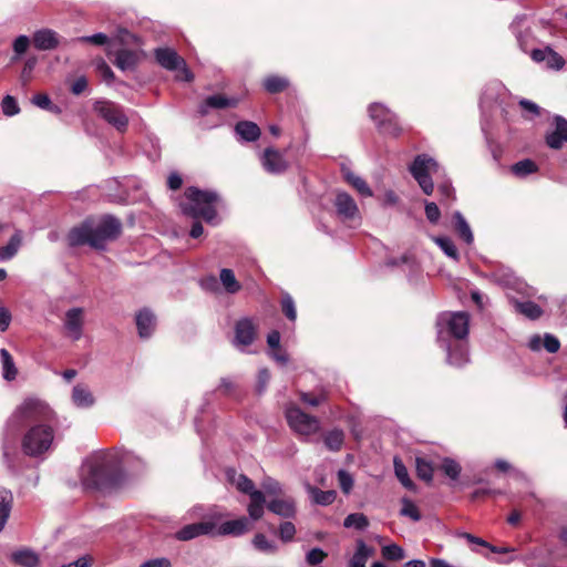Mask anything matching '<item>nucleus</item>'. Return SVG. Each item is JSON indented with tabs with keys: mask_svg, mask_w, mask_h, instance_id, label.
Returning a JSON list of instances; mask_svg holds the SVG:
<instances>
[{
	"mask_svg": "<svg viewBox=\"0 0 567 567\" xmlns=\"http://www.w3.org/2000/svg\"><path fill=\"white\" fill-rule=\"evenodd\" d=\"M123 224L120 218L106 214L96 223L86 218L74 226L68 234V243L72 247L90 246L96 250H104L106 244L114 241L122 235Z\"/></svg>",
	"mask_w": 567,
	"mask_h": 567,
	"instance_id": "obj_1",
	"label": "nucleus"
},
{
	"mask_svg": "<svg viewBox=\"0 0 567 567\" xmlns=\"http://www.w3.org/2000/svg\"><path fill=\"white\" fill-rule=\"evenodd\" d=\"M123 472L118 460L107 453L95 455L81 477L85 491L109 492L121 485Z\"/></svg>",
	"mask_w": 567,
	"mask_h": 567,
	"instance_id": "obj_2",
	"label": "nucleus"
},
{
	"mask_svg": "<svg viewBox=\"0 0 567 567\" xmlns=\"http://www.w3.org/2000/svg\"><path fill=\"white\" fill-rule=\"evenodd\" d=\"M185 200L181 202L182 213L190 218L196 219L190 228L189 236L199 238L204 233V227L198 220L204 219L208 224H213L217 218L216 205L219 202V195L213 190H202L198 187L189 186L184 192Z\"/></svg>",
	"mask_w": 567,
	"mask_h": 567,
	"instance_id": "obj_3",
	"label": "nucleus"
},
{
	"mask_svg": "<svg viewBox=\"0 0 567 567\" xmlns=\"http://www.w3.org/2000/svg\"><path fill=\"white\" fill-rule=\"evenodd\" d=\"M53 437V429L50 425H34L22 439V451L25 455L39 456L50 449Z\"/></svg>",
	"mask_w": 567,
	"mask_h": 567,
	"instance_id": "obj_4",
	"label": "nucleus"
},
{
	"mask_svg": "<svg viewBox=\"0 0 567 567\" xmlns=\"http://www.w3.org/2000/svg\"><path fill=\"white\" fill-rule=\"evenodd\" d=\"M285 415L288 425L298 435L309 436L320 430L319 419L306 413L297 405L287 408Z\"/></svg>",
	"mask_w": 567,
	"mask_h": 567,
	"instance_id": "obj_5",
	"label": "nucleus"
},
{
	"mask_svg": "<svg viewBox=\"0 0 567 567\" xmlns=\"http://www.w3.org/2000/svg\"><path fill=\"white\" fill-rule=\"evenodd\" d=\"M52 414V410L45 402L30 398L24 400V402L17 409L13 414V420L19 421L20 423L47 422L51 420Z\"/></svg>",
	"mask_w": 567,
	"mask_h": 567,
	"instance_id": "obj_6",
	"label": "nucleus"
},
{
	"mask_svg": "<svg viewBox=\"0 0 567 567\" xmlns=\"http://www.w3.org/2000/svg\"><path fill=\"white\" fill-rule=\"evenodd\" d=\"M94 111L118 132L126 131L128 117L118 104L111 101H96L94 103Z\"/></svg>",
	"mask_w": 567,
	"mask_h": 567,
	"instance_id": "obj_7",
	"label": "nucleus"
},
{
	"mask_svg": "<svg viewBox=\"0 0 567 567\" xmlns=\"http://www.w3.org/2000/svg\"><path fill=\"white\" fill-rule=\"evenodd\" d=\"M260 161L264 169L269 174L280 175L289 168L285 154L275 147L265 148Z\"/></svg>",
	"mask_w": 567,
	"mask_h": 567,
	"instance_id": "obj_8",
	"label": "nucleus"
},
{
	"mask_svg": "<svg viewBox=\"0 0 567 567\" xmlns=\"http://www.w3.org/2000/svg\"><path fill=\"white\" fill-rule=\"evenodd\" d=\"M449 333L457 340L465 339L468 334L470 318L466 312L449 315L444 319Z\"/></svg>",
	"mask_w": 567,
	"mask_h": 567,
	"instance_id": "obj_9",
	"label": "nucleus"
},
{
	"mask_svg": "<svg viewBox=\"0 0 567 567\" xmlns=\"http://www.w3.org/2000/svg\"><path fill=\"white\" fill-rule=\"evenodd\" d=\"M555 130L547 133L545 142L553 150H560L567 143V120L560 115L554 117Z\"/></svg>",
	"mask_w": 567,
	"mask_h": 567,
	"instance_id": "obj_10",
	"label": "nucleus"
},
{
	"mask_svg": "<svg viewBox=\"0 0 567 567\" xmlns=\"http://www.w3.org/2000/svg\"><path fill=\"white\" fill-rule=\"evenodd\" d=\"M216 529V524L214 522H198L194 524H188L182 527L176 533V538L178 540H190L200 535H207L214 533Z\"/></svg>",
	"mask_w": 567,
	"mask_h": 567,
	"instance_id": "obj_11",
	"label": "nucleus"
},
{
	"mask_svg": "<svg viewBox=\"0 0 567 567\" xmlns=\"http://www.w3.org/2000/svg\"><path fill=\"white\" fill-rule=\"evenodd\" d=\"M156 62L166 70L175 71L185 66V60L171 48H158L154 51Z\"/></svg>",
	"mask_w": 567,
	"mask_h": 567,
	"instance_id": "obj_12",
	"label": "nucleus"
},
{
	"mask_svg": "<svg viewBox=\"0 0 567 567\" xmlns=\"http://www.w3.org/2000/svg\"><path fill=\"white\" fill-rule=\"evenodd\" d=\"M257 336V327L249 318H243L235 326V341L239 346H250Z\"/></svg>",
	"mask_w": 567,
	"mask_h": 567,
	"instance_id": "obj_13",
	"label": "nucleus"
},
{
	"mask_svg": "<svg viewBox=\"0 0 567 567\" xmlns=\"http://www.w3.org/2000/svg\"><path fill=\"white\" fill-rule=\"evenodd\" d=\"M530 56L537 63L546 62L547 68L553 70H561L566 63L565 59L550 47L534 49Z\"/></svg>",
	"mask_w": 567,
	"mask_h": 567,
	"instance_id": "obj_14",
	"label": "nucleus"
},
{
	"mask_svg": "<svg viewBox=\"0 0 567 567\" xmlns=\"http://www.w3.org/2000/svg\"><path fill=\"white\" fill-rule=\"evenodd\" d=\"M83 312L82 308H71L65 313L64 327L74 341L83 334Z\"/></svg>",
	"mask_w": 567,
	"mask_h": 567,
	"instance_id": "obj_15",
	"label": "nucleus"
},
{
	"mask_svg": "<svg viewBox=\"0 0 567 567\" xmlns=\"http://www.w3.org/2000/svg\"><path fill=\"white\" fill-rule=\"evenodd\" d=\"M409 171L413 178H419L425 174H431V172H437L439 164L427 154H419L414 157L412 164L409 167Z\"/></svg>",
	"mask_w": 567,
	"mask_h": 567,
	"instance_id": "obj_16",
	"label": "nucleus"
},
{
	"mask_svg": "<svg viewBox=\"0 0 567 567\" xmlns=\"http://www.w3.org/2000/svg\"><path fill=\"white\" fill-rule=\"evenodd\" d=\"M32 42L38 50L49 51L59 47L60 38L59 34L51 29H41L33 33Z\"/></svg>",
	"mask_w": 567,
	"mask_h": 567,
	"instance_id": "obj_17",
	"label": "nucleus"
},
{
	"mask_svg": "<svg viewBox=\"0 0 567 567\" xmlns=\"http://www.w3.org/2000/svg\"><path fill=\"white\" fill-rule=\"evenodd\" d=\"M337 213L343 219H353L358 215V206L348 193H338L334 199Z\"/></svg>",
	"mask_w": 567,
	"mask_h": 567,
	"instance_id": "obj_18",
	"label": "nucleus"
},
{
	"mask_svg": "<svg viewBox=\"0 0 567 567\" xmlns=\"http://www.w3.org/2000/svg\"><path fill=\"white\" fill-rule=\"evenodd\" d=\"M267 508L284 518H295L297 514L296 503L291 497L271 499L267 503Z\"/></svg>",
	"mask_w": 567,
	"mask_h": 567,
	"instance_id": "obj_19",
	"label": "nucleus"
},
{
	"mask_svg": "<svg viewBox=\"0 0 567 567\" xmlns=\"http://www.w3.org/2000/svg\"><path fill=\"white\" fill-rule=\"evenodd\" d=\"M250 522L247 517L243 516L237 519L227 520L223 523L218 529L217 535H233L240 536L250 529Z\"/></svg>",
	"mask_w": 567,
	"mask_h": 567,
	"instance_id": "obj_20",
	"label": "nucleus"
},
{
	"mask_svg": "<svg viewBox=\"0 0 567 567\" xmlns=\"http://www.w3.org/2000/svg\"><path fill=\"white\" fill-rule=\"evenodd\" d=\"M156 320L154 313L148 309H143L136 315V327L141 338H148L155 329Z\"/></svg>",
	"mask_w": 567,
	"mask_h": 567,
	"instance_id": "obj_21",
	"label": "nucleus"
},
{
	"mask_svg": "<svg viewBox=\"0 0 567 567\" xmlns=\"http://www.w3.org/2000/svg\"><path fill=\"white\" fill-rule=\"evenodd\" d=\"M140 62V56L137 52L128 49H121L115 53V60L113 63L116 68L122 71H132L134 70Z\"/></svg>",
	"mask_w": 567,
	"mask_h": 567,
	"instance_id": "obj_22",
	"label": "nucleus"
},
{
	"mask_svg": "<svg viewBox=\"0 0 567 567\" xmlns=\"http://www.w3.org/2000/svg\"><path fill=\"white\" fill-rule=\"evenodd\" d=\"M262 89L269 94H278L285 92L290 86L287 76L279 74H269L261 82Z\"/></svg>",
	"mask_w": 567,
	"mask_h": 567,
	"instance_id": "obj_23",
	"label": "nucleus"
},
{
	"mask_svg": "<svg viewBox=\"0 0 567 567\" xmlns=\"http://www.w3.org/2000/svg\"><path fill=\"white\" fill-rule=\"evenodd\" d=\"M239 100L238 99H228L221 94H215L206 97L204 103L200 105L199 113L202 115L207 113V107L212 109H226V107H235L237 106Z\"/></svg>",
	"mask_w": 567,
	"mask_h": 567,
	"instance_id": "obj_24",
	"label": "nucleus"
},
{
	"mask_svg": "<svg viewBox=\"0 0 567 567\" xmlns=\"http://www.w3.org/2000/svg\"><path fill=\"white\" fill-rule=\"evenodd\" d=\"M468 362L467 348L462 343L450 344L447 353V363L461 368Z\"/></svg>",
	"mask_w": 567,
	"mask_h": 567,
	"instance_id": "obj_25",
	"label": "nucleus"
},
{
	"mask_svg": "<svg viewBox=\"0 0 567 567\" xmlns=\"http://www.w3.org/2000/svg\"><path fill=\"white\" fill-rule=\"evenodd\" d=\"M11 560L21 567H39L40 559L37 553L31 549H20L11 555Z\"/></svg>",
	"mask_w": 567,
	"mask_h": 567,
	"instance_id": "obj_26",
	"label": "nucleus"
},
{
	"mask_svg": "<svg viewBox=\"0 0 567 567\" xmlns=\"http://www.w3.org/2000/svg\"><path fill=\"white\" fill-rule=\"evenodd\" d=\"M13 506V494L10 489L0 488V532L3 529Z\"/></svg>",
	"mask_w": 567,
	"mask_h": 567,
	"instance_id": "obj_27",
	"label": "nucleus"
},
{
	"mask_svg": "<svg viewBox=\"0 0 567 567\" xmlns=\"http://www.w3.org/2000/svg\"><path fill=\"white\" fill-rule=\"evenodd\" d=\"M235 131L247 142H255L260 137L259 126L250 121H240L236 124Z\"/></svg>",
	"mask_w": 567,
	"mask_h": 567,
	"instance_id": "obj_28",
	"label": "nucleus"
},
{
	"mask_svg": "<svg viewBox=\"0 0 567 567\" xmlns=\"http://www.w3.org/2000/svg\"><path fill=\"white\" fill-rule=\"evenodd\" d=\"M453 225L454 230L460 236V238H462L468 245L473 243L474 236L471 227L460 212H455L453 214Z\"/></svg>",
	"mask_w": 567,
	"mask_h": 567,
	"instance_id": "obj_29",
	"label": "nucleus"
},
{
	"mask_svg": "<svg viewBox=\"0 0 567 567\" xmlns=\"http://www.w3.org/2000/svg\"><path fill=\"white\" fill-rule=\"evenodd\" d=\"M265 503L266 497L261 491H256L251 493L250 503L247 508L251 519L258 520L262 517Z\"/></svg>",
	"mask_w": 567,
	"mask_h": 567,
	"instance_id": "obj_30",
	"label": "nucleus"
},
{
	"mask_svg": "<svg viewBox=\"0 0 567 567\" xmlns=\"http://www.w3.org/2000/svg\"><path fill=\"white\" fill-rule=\"evenodd\" d=\"M394 473L400 483L409 491L416 492L415 483L410 478L406 466L398 456L393 460Z\"/></svg>",
	"mask_w": 567,
	"mask_h": 567,
	"instance_id": "obj_31",
	"label": "nucleus"
},
{
	"mask_svg": "<svg viewBox=\"0 0 567 567\" xmlns=\"http://www.w3.org/2000/svg\"><path fill=\"white\" fill-rule=\"evenodd\" d=\"M22 243L20 231L13 234L7 245L0 247V261L9 260L18 252Z\"/></svg>",
	"mask_w": 567,
	"mask_h": 567,
	"instance_id": "obj_32",
	"label": "nucleus"
},
{
	"mask_svg": "<svg viewBox=\"0 0 567 567\" xmlns=\"http://www.w3.org/2000/svg\"><path fill=\"white\" fill-rule=\"evenodd\" d=\"M323 443L326 447L330 451L338 452L341 450L344 443V433L340 429H333L328 431L323 435Z\"/></svg>",
	"mask_w": 567,
	"mask_h": 567,
	"instance_id": "obj_33",
	"label": "nucleus"
},
{
	"mask_svg": "<svg viewBox=\"0 0 567 567\" xmlns=\"http://www.w3.org/2000/svg\"><path fill=\"white\" fill-rule=\"evenodd\" d=\"M371 553L372 549H370L363 540H359L355 553L349 559L348 567H365V563Z\"/></svg>",
	"mask_w": 567,
	"mask_h": 567,
	"instance_id": "obj_34",
	"label": "nucleus"
},
{
	"mask_svg": "<svg viewBox=\"0 0 567 567\" xmlns=\"http://www.w3.org/2000/svg\"><path fill=\"white\" fill-rule=\"evenodd\" d=\"M416 475L420 480L430 484L433 480L434 465L425 457L415 458Z\"/></svg>",
	"mask_w": 567,
	"mask_h": 567,
	"instance_id": "obj_35",
	"label": "nucleus"
},
{
	"mask_svg": "<svg viewBox=\"0 0 567 567\" xmlns=\"http://www.w3.org/2000/svg\"><path fill=\"white\" fill-rule=\"evenodd\" d=\"M0 358L3 368V378L8 381H12L17 378L18 370L14 365L13 358L7 349L0 350Z\"/></svg>",
	"mask_w": 567,
	"mask_h": 567,
	"instance_id": "obj_36",
	"label": "nucleus"
},
{
	"mask_svg": "<svg viewBox=\"0 0 567 567\" xmlns=\"http://www.w3.org/2000/svg\"><path fill=\"white\" fill-rule=\"evenodd\" d=\"M511 171L517 177H526L536 173L538 171V166L533 159L526 158L515 163Z\"/></svg>",
	"mask_w": 567,
	"mask_h": 567,
	"instance_id": "obj_37",
	"label": "nucleus"
},
{
	"mask_svg": "<svg viewBox=\"0 0 567 567\" xmlns=\"http://www.w3.org/2000/svg\"><path fill=\"white\" fill-rule=\"evenodd\" d=\"M220 281L228 293H236L241 289L231 269L224 268L220 270Z\"/></svg>",
	"mask_w": 567,
	"mask_h": 567,
	"instance_id": "obj_38",
	"label": "nucleus"
},
{
	"mask_svg": "<svg viewBox=\"0 0 567 567\" xmlns=\"http://www.w3.org/2000/svg\"><path fill=\"white\" fill-rule=\"evenodd\" d=\"M308 489L313 502L322 506L332 504L337 497V493L334 491H321L320 488L310 485L308 486Z\"/></svg>",
	"mask_w": 567,
	"mask_h": 567,
	"instance_id": "obj_39",
	"label": "nucleus"
},
{
	"mask_svg": "<svg viewBox=\"0 0 567 567\" xmlns=\"http://www.w3.org/2000/svg\"><path fill=\"white\" fill-rule=\"evenodd\" d=\"M72 399L78 406L82 408L91 406L94 403L92 393L81 385H75L73 388Z\"/></svg>",
	"mask_w": 567,
	"mask_h": 567,
	"instance_id": "obj_40",
	"label": "nucleus"
},
{
	"mask_svg": "<svg viewBox=\"0 0 567 567\" xmlns=\"http://www.w3.org/2000/svg\"><path fill=\"white\" fill-rule=\"evenodd\" d=\"M516 310L532 320H536L543 315V309L534 301L517 302Z\"/></svg>",
	"mask_w": 567,
	"mask_h": 567,
	"instance_id": "obj_41",
	"label": "nucleus"
},
{
	"mask_svg": "<svg viewBox=\"0 0 567 567\" xmlns=\"http://www.w3.org/2000/svg\"><path fill=\"white\" fill-rule=\"evenodd\" d=\"M343 526L346 528L353 527L358 530H363L369 526V519L362 513H352L344 518Z\"/></svg>",
	"mask_w": 567,
	"mask_h": 567,
	"instance_id": "obj_42",
	"label": "nucleus"
},
{
	"mask_svg": "<svg viewBox=\"0 0 567 567\" xmlns=\"http://www.w3.org/2000/svg\"><path fill=\"white\" fill-rule=\"evenodd\" d=\"M440 470L453 481H456L460 477L462 472L461 465L453 458L445 457L440 465Z\"/></svg>",
	"mask_w": 567,
	"mask_h": 567,
	"instance_id": "obj_43",
	"label": "nucleus"
},
{
	"mask_svg": "<svg viewBox=\"0 0 567 567\" xmlns=\"http://www.w3.org/2000/svg\"><path fill=\"white\" fill-rule=\"evenodd\" d=\"M32 103L38 107L49 111L54 114H60V106L52 103L51 99L45 93H38L32 97Z\"/></svg>",
	"mask_w": 567,
	"mask_h": 567,
	"instance_id": "obj_44",
	"label": "nucleus"
},
{
	"mask_svg": "<svg viewBox=\"0 0 567 567\" xmlns=\"http://www.w3.org/2000/svg\"><path fill=\"white\" fill-rule=\"evenodd\" d=\"M347 182L358 190L359 194L365 197L372 196V190L367 184L364 179L354 175L353 173H348L346 176Z\"/></svg>",
	"mask_w": 567,
	"mask_h": 567,
	"instance_id": "obj_45",
	"label": "nucleus"
},
{
	"mask_svg": "<svg viewBox=\"0 0 567 567\" xmlns=\"http://www.w3.org/2000/svg\"><path fill=\"white\" fill-rule=\"evenodd\" d=\"M252 545L256 549L262 553L275 554L277 551V545L274 542L267 539V537L258 533L252 538Z\"/></svg>",
	"mask_w": 567,
	"mask_h": 567,
	"instance_id": "obj_46",
	"label": "nucleus"
},
{
	"mask_svg": "<svg viewBox=\"0 0 567 567\" xmlns=\"http://www.w3.org/2000/svg\"><path fill=\"white\" fill-rule=\"evenodd\" d=\"M280 307H281L282 313L286 316V318L288 320L296 321L297 310H296L295 301L289 293H287V292L282 293L281 299H280Z\"/></svg>",
	"mask_w": 567,
	"mask_h": 567,
	"instance_id": "obj_47",
	"label": "nucleus"
},
{
	"mask_svg": "<svg viewBox=\"0 0 567 567\" xmlns=\"http://www.w3.org/2000/svg\"><path fill=\"white\" fill-rule=\"evenodd\" d=\"M434 241L449 257L458 260V250L451 238L435 237Z\"/></svg>",
	"mask_w": 567,
	"mask_h": 567,
	"instance_id": "obj_48",
	"label": "nucleus"
},
{
	"mask_svg": "<svg viewBox=\"0 0 567 567\" xmlns=\"http://www.w3.org/2000/svg\"><path fill=\"white\" fill-rule=\"evenodd\" d=\"M401 503H402V508H401L400 514L402 516L410 517L414 522H419L422 518L417 506L411 499L403 497Z\"/></svg>",
	"mask_w": 567,
	"mask_h": 567,
	"instance_id": "obj_49",
	"label": "nucleus"
},
{
	"mask_svg": "<svg viewBox=\"0 0 567 567\" xmlns=\"http://www.w3.org/2000/svg\"><path fill=\"white\" fill-rule=\"evenodd\" d=\"M390 114V111L380 103H372L369 106V115L373 121L378 122V126H380Z\"/></svg>",
	"mask_w": 567,
	"mask_h": 567,
	"instance_id": "obj_50",
	"label": "nucleus"
},
{
	"mask_svg": "<svg viewBox=\"0 0 567 567\" xmlns=\"http://www.w3.org/2000/svg\"><path fill=\"white\" fill-rule=\"evenodd\" d=\"M379 127L383 133L392 136H399L402 132V127L392 114Z\"/></svg>",
	"mask_w": 567,
	"mask_h": 567,
	"instance_id": "obj_51",
	"label": "nucleus"
},
{
	"mask_svg": "<svg viewBox=\"0 0 567 567\" xmlns=\"http://www.w3.org/2000/svg\"><path fill=\"white\" fill-rule=\"evenodd\" d=\"M382 556L386 560L398 561L404 558V550L396 544L382 547Z\"/></svg>",
	"mask_w": 567,
	"mask_h": 567,
	"instance_id": "obj_52",
	"label": "nucleus"
},
{
	"mask_svg": "<svg viewBox=\"0 0 567 567\" xmlns=\"http://www.w3.org/2000/svg\"><path fill=\"white\" fill-rule=\"evenodd\" d=\"M296 532V526L291 522L281 523L277 530L279 538L284 543L293 540Z\"/></svg>",
	"mask_w": 567,
	"mask_h": 567,
	"instance_id": "obj_53",
	"label": "nucleus"
},
{
	"mask_svg": "<svg viewBox=\"0 0 567 567\" xmlns=\"http://www.w3.org/2000/svg\"><path fill=\"white\" fill-rule=\"evenodd\" d=\"M300 400L303 403H307L311 406H318L328 400V394L324 391H321V393L318 395H315L309 392H302V393H300Z\"/></svg>",
	"mask_w": 567,
	"mask_h": 567,
	"instance_id": "obj_54",
	"label": "nucleus"
},
{
	"mask_svg": "<svg viewBox=\"0 0 567 567\" xmlns=\"http://www.w3.org/2000/svg\"><path fill=\"white\" fill-rule=\"evenodd\" d=\"M2 112L7 116H13L20 112V107L16 99L11 95H6L1 102Z\"/></svg>",
	"mask_w": 567,
	"mask_h": 567,
	"instance_id": "obj_55",
	"label": "nucleus"
},
{
	"mask_svg": "<svg viewBox=\"0 0 567 567\" xmlns=\"http://www.w3.org/2000/svg\"><path fill=\"white\" fill-rule=\"evenodd\" d=\"M328 557V554L322 550L321 548H312L310 549L306 555V561L310 566H317L321 564L326 558Z\"/></svg>",
	"mask_w": 567,
	"mask_h": 567,
	"instance_id": "obj_56",
	"label": "nucleus"
},
{
	"mask_svg": "<svg viewBox=\"0 0 567 567\" xmlns=\"http://www.w3.org/2000/svg\"><path fill=\"white\" fill-rule=\"evenodd\" d=\"M237 384L229 378H221L218 388L216 389L223 395L229 396L236 392Z\"/></svg>",
	"mask_w": 567,
	"mask_h": 567,
	"instance_id": "obj_57",
	"label": "nucleus"
},
{
	"mask_svg": "<svg viewBox=\"0 0 567 567\" xmlns=\"http://www.w3.org/2000/svg\"><path fill=\"white\" fill-rule=\"evenodd\" d=\"M338 480L340 488L344 494H349L353 486V478L352 476L344 470H340L338 472Z\"/></svg>",
	"mask_w": 567,
	"mask_h": 567,
	"instance_id": "obj_58",
	"label": "nucleus"
},
{
	"mask_svg": "<svg viewBox=\"0 0 567 567\" xmlns=\"http://www.w3.org/2000/svg\"><path fill=\"white\" fill-rule=\"evenodd\" d=\"M237 488L251 496V493L256 492L254 482L244 474H240L237 481Z\"/></svg>",
	"mask_w": 567,
	"mask_h": 567,
	"instance_id": "obj_59",
	"label": "nucleus"
},
{
	"mask_svg": "<svg viewBox=\"0 0 567 567\" xmlns=\"http://www.w3.org/2000/svg\"><path fill=\"white\" fill-rule=\"evenodd\" d=\"M425 216L432 224H436L441 217V212L437 205L433 202L425 204Z\"/></svg>",
	"mask_w": 567,
	"mask_h": 567,
	"instance_id": "obj_60",
	"label": "nucleus"
},
{
	"mask_svg": "<svg viewBox=\"0 0 567 567\" xmlns=\"http://www.w3.org/2000/svg\"><path fill=\"white\" fill-rule=\"evenodd\" d=\"M38 60L35 56L29 58L23 65L22 72H21V81L23 84H27L31 79V73L37 64Z\"/></svg>",
	"mask_w": 567,
	"mask_h": 567,
	"instance_id": "obj_61",
	"label": "nucleus"
},
{
	"mask_svg": "<svg viewBox=\"0 0 567 567\" xmlns=\"http://www.w3.org/2000/svg\"><path fill=\"white\" fill-rule=\"evenodd\" d=\"M414 179L417 182L419 186L424 192V194L431 195L433 193L434 184L431 174H425Z\"/></svg>",
	"mask_w": 567,
	"mask_h": 567,
	"instance_id": "obj_62",
	"label": "nucleus"
},
{
	"mask_svg": "<svg viewBox=\"0 0 567 567\" xmlns=\"http://www.w3.org/2000/svg\"><path fill=\"white\" fill-rule=\"evenodd\" d=\"M30 44V40L27 35H19L13 42V50L17 55L23 54Z\"/></svg>",
	"mask_w": 567,
	"mask_h": 567,
	"instance_id": "obj_63",
	"label": "nucleus"
},
{
	"mask_svg": "<svg viewBox=\"0 0 567 567\" xmlns=\"http://www.w3.org/2000/svg\"><path fill=\"white\" fill-rule=\"evenodd\" d=\"M140 567H172V563L166 557H159L146 560Z\"/></svg>",
	"mask_w": 567,
	"mask_h": 567,
	"instance_id": "obj_64",
	"label": "nucleus"
}]
</instances>
